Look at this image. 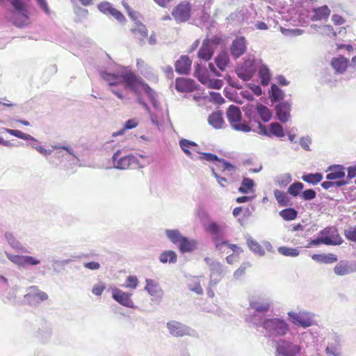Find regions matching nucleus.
I'll return each mask as SVG.
<instances>
[{"label":"nucleus","instance_id":"nucleus-40","mask_svg":"<svg viewBox=\"0 0 356 356\" xmlns=\"http://www.w3.org/2000/svg\"><path fill=\"white\" fill-rule=\"evenodd\" d=\"M270 97L272 102H277L284 99V92L277 85L273 84L270 87Z\"/></svg>","mask_w":356,"mask_h":356},{"label":"nucleus","instance_id":"nucleus-6","mask_svg":"<svg viewBox=\"0 0 356 356\" xmlns=\"http://www.w3.org/2000/svg\"><path fill=\"white\" fill-rule=\"evenodd\" d=\"M114 168L125 170L134 165V168H143L145 164L140 163L138 156L132 154H124L122 149L117 150L112 156Z\"/></svg>","mask_w":356,"mask_h":356},{"label":"nucleus","instance_id":"nucleus-60","mask_svg":"<svg viewBox=\"0 0 356 356\" xmlns=\"http://www.w3.org/2000/svg\"><path fill=\"white\" fill-rule=\"evenodd\" d=\"M300 145L306 151H310L309 145L312 143V138L309 136H303L300 139Z\"/></svg>","mask_w":356,"mask_h":356},{"label":"nucleus","instance_id":"nucleus-64","mask_svg":"<svg viewBox=\"0 0 356 356\" xmlns=\"http://www.w3.org/2000/svg\"><path fill=\"white\" fill-rule=\"evenodd\" d=\"M291 175L289 173H286L281 175L278 179L280 186H285L291 181Z\"/></svg>","mask_w":356,"mask_h":356},{"label":"nucleus","instance_id":"nucleus-39","mask_svg":"<svg viewBox=\"0 0 356 356\" xmlns=\"http://www.w3.org/2000/svg\"><path fill=\"white\" fill-rule=\"evenodd\" d=\"M159 261L163 264L168 262L170 264H175L177 261V255L173 250H165L160 254Z\"/></svg>","mask_w":356,"mask_h":356},{"label":"nucleus","instance_id":"nucleus-42","mask_svg":"<svg viewBox=\"0 0 356 356\" xmlns=\"http://www.w3.org/2000/svg\"><path fill=\"white\" fill-rule=\"evenodd\" d=\"M254 185L255 184L253 179L244 177L241 181V186L238 188V191L243 194H248L250 192H253Z\"/></svg>","mask_w":356,"mask_h":356},{"label":"nucleus","instance_id":"nucleus-31","mask_svg":"<svg viewBox=\"0 0 356 356\" xmlns=\"http://www.w3.org/2000/svg\"><path fill=\"white\" fill-rule=\"evenodd\" d=\"M179 146L181 150L191 159L195 160V157L192 154L191 149H195V147H197V144L193 141L181 138L179 141Z\"/></svg>","mask_w":356,"mask_h":356},{"label":"nucleus","instance_id":"nucleus-46","mask_svg":"<svg viewBox=\"0 0 356 356\" xmlns=\"http://www.w3.org/2000/svg\"><path fill=\"white\" fill-rule=\"evenodd\" d=\"M280 216L285 220H293L297 218L298 211L294 208L290 207L280 211Z\"/></svg>","mask_w":356,"mask_h":356},{"label":"nucleus","instance_id":"nucleus-33","mask_svg":"<svg viewBox=\"0 0 356 356\" xmlns=\"http://www.w3.org/2000/svg\"><path fill=\"white\" fill-rule=\"evenodd\" d=\"M348 60L343 56L334 58L331 65L338 74H343L347 69Z\"/></svg>","mask_w":356,"mask_h":356},{"label":"nucleus","instance_id":"nucleus-4","mask_svg":"<svg viewBox=\"0 0 356 356\" xmlns=\"http://www.w3.org/2000/svg\"><path fill=\"white\" fill-rule=\"evenodd\" d=\"M248 301L249 309L253 312L245 316V321L254 326V318H259V321L264 318L265 314L270 309L272 301L269 297L262 294L250 296Z\"/></svg>","mask_w":356,"mask_h":356},{"label":"nucleus","instance_id":"nucleus-55","mask_svg":"<svg viewBox=\"0 0 356 356\" xmlns=\"http://www.w3.org/2000/svg\"><path fill=\"white\" fill-rule=\"evenodd\" d=\"M316 197V192L312 188L303 191L300 194V197L305 201H310Z\"/></svg>","mask_w":356,"mask_h":356},{"label":"nucleus","instance_id":"nucleus-54","mask_svg":"<svg viewBox=\"0 0 356 356\" xmlns=\"http://www.w3.org/2000/svg\"><path fill=\"white\" fill-rule=\"evenodd\" d=\"M3 130L6 133L10 134V135H13L15 137H17V138L23 139V140L31 138L29 134H25V133H24L21 131L17 130V129H8V128H3Z\"/></svg>","mask_w":356,"mask_h":356},{"label":"nucleus","instance_id":"nucleus-22","mask_svg":"<svg viewBox=\"0 0 356 356\" xmlns=\"http://www.w3.org/2000/svg\"><path fill=\"white\" fill-rule=\"evenodd\" d=\"M346 168L342 165H331L327 168L326 179L327 180H337L344 179Z\"/></svg>","mask_w":356,"mask_h":356},{"label":"nucleus","instance_id":"nucleus-18","mask_svg":"<svg viewBox=\"0 0 356 356\" xmlns=\"http://www.w3.org/2000/svg\"><path fill=\"white\" fill-rule=\"evenodd\" d=\"M356 272V261H340L334 268V273L339 276H343Z\"/></svg>","mask_w":356,"mask_h":356},{"label":"nucleus","instance_id":"nucleus-28","mask_svg":"<svg viewBox=\"0 0 356 356\" xmlns=\"http://www.w3.org/2000/svg\"><path fill=\"white\" fill-rule=\"evenodd\" d=\"M227 118L231 126L241 121L242 113L239 107L230 105L227 111Z\"/></svg>","mask_w":356,"mask_h":356},{"label":"nucleus","instance_id":"nucleus-19","mask_svg":"<svg viewBox=\"0 0 356 356\" xmlns=\"http://www.w3.org/2000/svg\"><path fill=\"white\" fill-rule=\"evenodd\" d=\"M246 40L243 36L236 37L230 47V53L234 58L241 56L246 51Z\"/></svg>","mask_w":356,"mask_h":356},{"label":"nucleus","instance_id":"nucleus-11","mask_svg":"<svg viewBox=\"0 0 356 356\" xmlns=\"http://www.w3.org/2000/svg\"><path fill=\"white\" fill-rule=\"evenodd\" d=\"M204 261L209 267L211 271L209 286H215L221 280L223 272L222 264L219 261L209 257H205Z\"/></svg>","mask_w":356,"mask_h":356},{"label":"nucleus","instance_id":"nucleus-5","mask_svg":"<svg viewBox=\"0 0 356 356\" xmlns=\"http://www.w3.org/2000/svg\"><path fill=\"white\" fill-rule=\"evenodd\" d=\"M245 116L248 119L250 123H256L259 126L261 123L259 119L264 122H268L272 119V111L265 105L256 102L255 104H247L243 107Z\"/></svg>","mask_w":356,"mask_h":356},{"label":"nucleus","instance_id":"nucleus-8","mask_svg":"<svg viewBox=\"0 0 356 356\" xmlns=\"http://www.w3.org/2000/svg\"><path fill=\"white\" fill-rule=\"evenodd\" d=\"M276 356H298L301 352V346L294 342L282 339L275 343Z\"/></svg>","mask_w":356,"mask_h":356},{"label":"nucleus","instance_id":"nucleus-21","mask_svg":"<svg viewBox=\"0 0 356 356\" xmlns=\"http://www.w3.org/2000/svg\"><path fill=\"white\" fill-rule=\"evenodd\" d=\"M320 234L323 238H327L332 241L330 245H341L343 242L342 238L338 234V231L334 227H327L320 232Z\"/></svg>","mask_w":356,"mask_h":356},{"label":"nucleus","instance_id":"nucleus-45","mask_svg":"<svg viewBox=\"0 0 356 356\" xmlns=\"http://www.w3.org/2000/svg\"><path fill=\"white\" fill-rule=\"evenodd\" d=\"M259 76L261 79V83L263 86L268 85L270 80V73L268 67L265 65H262L259 70Z\"/></svg>","mask_w":356,"mask_h":356},{"label":"nucleus","instance_id":"nucleus-3","mask_svg":"<svg viewBox=\"0 0 356 356\" xmlns=\"http://www.w3.org/2000/svg\"><path fill=\"white\" fill-rule=\"evenodd\" d=\"M259 320V318H254L253 327L257 329L262 327L266 337L275 338L284 337L289 332V325L283 318L265 317L261 321Z\"/></svg>","mask_w":356,"mask_h":356},{"label":"nucleus","instance_id":"nucleus-57","mask_svg":"<svg viewBox=\"0 0 356 356\" xmlns=\"http://www.w3.org/2000/svg\"><path fill=\"white\" fill-rule=\"evenodd\" d=\"M203 84L207 85L210 88L220 89L222 87L223 82L220 79H211L208 76V81Z\"/></svg>","mask_w":356,"mask_h":356},{"label":"nucleus","instance_id":"nucleus-12","mask_svg":"<svg viewBox=\"0 0 356 356\" xmlns=\"http://www.w3.org/2000/svg\"><path fill=\"white\" fill-rule=\"evenodd\" d=\"M191 14V5L188 1L180 2L172 10V15L177 23L187 22Z\"/></svg>","mask_w":356,"mask_h":356},{"label":"nucleus","instance_id":"nucleus-37","mask_svg":"<svg viewBox=\"0 0 356 356\" xmlns=\"http://www.w3.org/2000/svg\"><path fill=\"white\" fill-rule=\"evenodd\" d=\"M312 259L316 261L323 264H332L337 261V257L334 254H314Z\"/></svg>","mask_w":356,"mask_h":356},{"label":"nucleus","instance_id":"nucleus-43","mask_svg":"<svg viewBox=\"0 0 356 356\" xmlns=\"http://www.w3.org/2000/svg\"><path fill=\"white\" fill-rule=\"evenodd\" d=\"M215 165L216 168L222 172L228 171L230 172H234L236 170V167L230 163L229 162L227 161L224 159L219 158L218 160H216L215 162Z\"/></svg>","mask_w":356,"mask_h":356},{"label":"nucleus","instance_id":"nucleus-53","mask_svg":"<svg viewBox=\"0 0 356 356\" xmlns=\"http://www.w3.org/2000/svg\"><path fill=\"white\" fill-rule=\"evenodd\" d=\"M331 243H333V242L330 241L327 238H323V237L321 236V237H318V238H316L314 239H312L309 242V243L307 244L306 248H311L312 246H318L321 244H325V245H331Z\"/></svg>","mask_w":356,"mask_h":356},{"label":"nucleus","instance_id":"nucleus-7","mask_svg":"<svg viewBox=\"0 0 356 356\" xmlns=\"http://www.w3.org/2000/svg\"><path fill=\"white\" fill-rule=\"evenodd\" d=\"M205 229L208 232L213 236V240L216 248L218 250H222L223 246L227 245L233 251V252L236 253V254H239L243 252V250L241 247L235 244H231L228 242V241L222 239V231L217 223L211 222L206 227Z\"/></svg>","mask_w":356,"mask_h":356},{"label":"nucleus","instance_id":"nucleus-9","mask_svg":"<svg viewBox=\"0 0 356 356\" xmlns=\"http://www.w3.org/2000/svg\"><path fill=\"white\" fill-rule=\"evenodd\" d=\"M166 327L170 334L175 337H182L184 336L197 337V333L195 330L176 321L168 322Z\"/></svg>","mask_w":356,"mask_h":356},{"label":"nucleus","instance_id":"nucleus-38","mask_svg":"<svg viewBox=\"0 0 356 356\" xmlns=\"http://www.w3.org/2000/svg\"><path fill=\"white\" fill-rule=\"evenodd\" d=\"M165 234L168 239L174 244L179 243L184 237L177 229H167L165 230Z\"/></svg>","mask_w":356,"mask_h":356},{"label":"nucleus","instance_id":"nucleus-50","mask_svg":"<svg viewBox=\"0 0 356 356\" xmlns=\"http://www.w3.org/2000/svg\"><path fill=\"white\" fill-rule=\"evenodd\" d=\"M5 254L9 261L19 267L24 268V255L13 254L8 252H5Z\"/></svg>","mask_w":356,"mask_h":356},{"label":"nucleus","instance_id":"nucleus-44","mask_svg":"<svg viewBox=\"0 0 356 356\" xmlns=\"http://www.w3.org/2000/svg\"><path fill=\"white\" fill-rule=\"evenodd\" d=\"M247 244L250 250L253 252L254 254H258L259 256H264L265 254L264 250L261 248L260 244L254 239L252 238H248Z\"/></svg>","mask_w":356,"mask_h":356},{"label":"nucleus","instance_id":"nucleus-49","mask_svg":"<svg viewBox=\"0 0 356 356\" xmlns=\"http://www.w3.org/2000/svg\"><path fill=\"white\" fill-rule=\"evenodd\" d=\"M303 188L304 184L302 182L295 181L288 188L287 192L293 197H297L301 194L300 192Z\"/></svg>","mask_w":356,"mask_h":356},{"label":"nucleus","instance_id":"nucleus-32","mask_svg":"<svg viewBox=\"0 0 356 356\" xmlns=\"http://www.w3.org/2000/svg\"><path fill=\"white\" fill-rule=\"evenodd\" d=\"M179 249L181 253L192 252L197 248V241L184 236L179 243Z\"/></svg>","mask_w":356,"mask_h":356},{"label":"nucleus","instance_id":"nucleus-30","mask_svg":"<svg viewBox=\"0 0 356 356\" xmlns=\"http://www.w3.org/2000/svg\"><path fill=\"white\" fill-rule=\"evenodd\" d=\"M136 25L134 28L131 29V31L134 34L135 37L139 40L140 45L143 46L145 42V38L147 36V29L146 26L141 23H136Z\"/></svg>","mask_w":356,"mask_h":356},{"label":"nucleus","instance_id":"nucleus-59","mask_svg":"<svg viewBox=\"0 0 356 356\" xmlns=\"http://www.w3.org/2000/svg\"><path fill=\"white\" fill-rule=\"evenodd\" d=\"M344 234L349 241L356 242V226L345 229Z\"/></svg>","mask_w":356,"mask_h":356},{"label":"nucleus","instance_id":"nucleus-63","mask_svg":"<svg viewBox=\"0 0 356 356\" xmlns=\"http://www.w3.org/2000/svg\"><path fill=\"white\" fill-rule=\"evenodd\" d=\"M112 8V5L108 1L102 2L98 5L99 11L106 15H108Z\"/></svg>","mask_w":356,"mask_h":356},{"label":"nucleus","instance_id":"nucleus-10","mask_svg":"<svg viewBox=\"0 0 356 356\" xmlns=\"http://www.w3.org/2000/svg\"><path fill=\"white\" fill-rule=\"evenodd\" d=\"M47 298L48 295L35 286L28 288L26 294L24 296V302L30 306H37Z\"/></svg>","mask_w":356,"mask_h":356},{"label":"nucleus","instance_id":"nucleus-48","mask_svg":"<svg viewBox=\"0 0 356 356\" xmlns=\"http://www.w3.org/2000/svg\"><path fill=\"white\" fill-rule=\"evenodd\" d=\"M277 251L280 254L286 257H296L300 254V251L298 248H293L286 246L278 248Z\"/></svg>","mask_w":356,"mask_h":356},{"label":"nucleus","instance_id":"nucleus-23","mask_svg":"<svg viewBox=\"0 0 356 356\" xmlns=\"http://www.w3.org/2000/svg\"><path fill=\"white\" fill-rule=\"evenodd\" d=\"M192 60L188 56H181L175 63V70L179 74H188L191 70Z\"/></svg>","mask_w":356,"mask_h":356},{"label":"nucleus","instance_id":"nucleus-20","mask_svg":"<svg viewBox=\"0 0 356 356\" xmlns=\"http://www.w3.org/2000/svg\"><path fill=\"white\" fill-rule=\"evenodd\" d=\"M255 72V67L252 63L245 62L236 69L237 76L243 81H250Z\"/></svg>","mask_w":356,"mask_h":356},{"label":"nucleus","instance_id":"nucleus-35","mask_svg":"<svg viewBox=\"0 0 356 356\" xmlns=\"http://www.w3.org/2000/svg\"><path fill=\"white\" fill-rule=\"evenodd\" d=\"M229 63L228 54L225 51H220L215 58V63L221 71H224Z\"/></svg>","mask_w":356,"mask_h":356},{"label":"nucleus","instance_id":"nucleus-25","mask_svg":"<svg viewBox=\"0 0 356 356\" xmlns=\"http://www.w3.org/2000/svg\"><path fill=\"white\" fill-rule=\"evenodd\" d=\"M208 123L214 129H222L224 125L222 111L220 110L211 113L208 117Z\"/></svg>","mask_w":356,"mask_h":356},{"label":"nucleus","instance_id":"nucleus-27","mask_svg":"<svg viewBox=\"0 0 356 356\" xmlns=\"http://www.w3.org/2000/svg\"><path fill=\"white\" fill-rule=\"evenodd\" d=\"M340 339L339 337L333 334L330 339L326 348V352L328 355L332 356H339L340 355Z\"/></svg>","mask_w":356,"mask_h":356},{"label":"nucleus","instance_id":"nucleus-15","mask_svg":"<svg viewBox=\"0 0 356 356\" xmlns=\"http://www.w3.org/2000/svg\"><path fill=\"white\" fill-rule=\"evenodd\" d=\"M257 134L270 137L275 136L277 138H282L284 136V131L283 127L278 122H272L269 125V130L268 131L266 126L262 123H259L257 126Z\"/></svg>","mask_w":356,"mask_h":356},{"label":"nucleus","instance_id":"nucleus-62","mask_svg":"<svg viewBox=\"0 0 356 356\" xmlns=\"http://www.w3.org/2000/svg\"><path fill=\"white\" fill-rule=\"evenodd\" d=\"M39 8L47 15L51 14V10L48 6L47 0H35Z\"/></svg>","mask_w":356,"mask_h":356},{"label":"nucleus","instance_id":"nucleus-47","mask_svg":"<svg viewBox=\"0 0 356 356\" xmlns=\"http://www.w3.org/2000/svg\"><path fill=\"white\" fill-rule=\"evenodd\" d=\"M17 289L18 288L15 286V287H13L6 291L3 294L5 298L3 301L6 303L15 304L17 302L16 295Z\"/></svg>","mask_w":356,"mask_h":356},{"label":"nucleus","instance_id":"nucleus-1","mask_svg":"<svg viewBox=\"0 0 356 356\" xmlns=\"http://www.w3.org/2000/svg\"><path fill=\"white\" fill-rule=\"evenodd\" d=\"M101 77L106 81L111 87H115L120 83H124L125 88L130 90L138 96L137 102L149 113V107L140 97V88L148 95L149 99L155 108L159 106L157 100V93L152 89L143 79L136 75L131 70L124 68L120 73H111L106 70H100Z\"/></svg>","mask_w":356,"mask_h":356},{"label":"nucleus","instance_id":"nucleus-51","mask_svg":"<svg viewBox=\"0 0 356 356\" xmlns=\"http://www.w3.org/2000/svg\"><path fill=\"white\" fill-rule=\"evenodd\" d=\"M159 286L158 284L151 279L146 280V286L145 289L148 292V293L151 296H155L157 294L159 291Z\"/></svg>","mask_w":356,"mask_h":356},{"label":"nucleus","instance_id":"nucleus-26","mask_svg":"<svg viewBox=\"0 0 356 356\" xmlns=\"http://www.w3.org/2000/svg\"><path fill=\"white\" fill-rule=\"evenodd\" d=\"M175 88L181 92H191L195 88V82L191 79L179 77L176 79Z\"/></svg>","mask_w":356,"mask_h":356},{"label":"nucleus","instance_id":"nucleus-52","mask_svg":"<svg viewBox=\"0 0 356 356\" xmlns=\"http://www.w3.org/2000/svg\"><path fill=\"white\" fill-rule=\"evenodd\" d=\"M232 129L238 131H243L245 133L250 132V131H254L257 133L258 130L252 129V127L247 123L241 122H236L233 125L231 126Z\"/></svg>","mask_w":356,"mask_h":356},{"label":"nucleus","instance_id":"nucleus-14","mask_svg":"<svg viewBox=\"0 0 356 356\" xmlns=\"http://www.w3.org/2000/svg\"><path fill=\"white\" fill-rule=\"evenodd\" d=\"M132 293L124 292L118 288L112 289V298L121 305L135 309L136 306L131 300Z\"/></svg>","mask_w":356,"mask_h":356},{"label":"nucleus","instance_id":"nucleus-13","mask_svg":"<svg viewBox=\"0 0 356 356\" xmlns=\"http://www.w3.org/2000/svg\"><path fill=\"white\" fill-rule=\"evenodd\" d=\"M288 316L291 321L296 325L301 326L304 328L310 327L312 325V315L311 313L300 312L298 313L289 312Z\"/></svg>","mask_w":356,"mask_h":356},{"label":"nucleus","instance_id":"nucleus-17","mask_svg":"<svg viewBox=\"0 0 356 356\" xmlns=\"http://www.w3.org/2000/svg\"><path fill=\"white\" fill-rule=\"evenodd\" d=\"M4 238L8 245L15 252L24 254L31 253L29 249L23 245L13 232H6Z\"/></svg>","mask_w":356,"mask_h":356},{"label":"nucleus","instance_id":"nucleus-58","mask_svg":"<svg viewBox=\"0 0 356 356\" xmlns=\"http://www.w3.org/2000/svg\"><path fill=\"white\" fill-rule=\"evenodd\" d=\"M41 260L29 255H24V267H25L27 265L29 266H37L40 264Z\"/></svg>","mask_w":356,"mask_h":356},{"label":"nucleus","instance_id":"nucleus-41","mask_svg":"<svg viewBox=\"0 0 356 356\" xmlns=\"http://www.w3.org/2000/svg\"><path fill=\"white\" fill-rule=\"evenodd\" d=\"M301 178L304 181L314 186L321 182L323 177L321 173L316 172L305 174Z\"/></svg>","mask_w":356,"mask_h":356},{"label":"nucleus","instance_id":"nucleus-24","mask_svg":"<svg viewBox=\"0 0 356 356\" xmlns=\"http://www.w3.org/2000/svg\"><path fill=\"white\" fill-rule=\"evenodd\" d=\"M214 54L213 46L209 40H204L201 47L198 50L197 57L205 61H209L211 59Z\"/></svg>","mask_w":356,"mask_h":356},{"label":"nucleus","instance_id":"nucleus-16","mask_svg":"<svg viewBox=\"0 0 356 356\" xmlns=\"http://www.w3.org/2000/svg\"><path fill=\"white\" fill-rule=\"evenodd\" d=\"M275 110L277 118L282 123L288 122L291 118V103L289 101L279 102Z\"/></svg>","mask_w":356,"mask_h":356},{"label":"nucleus","instance_id":"nucleus-2","mask_svg":"<svg viewBox=\"0 0 356 356\" xmlns=\"http://www.w3.org/2000/svg\"><path fill=\"white\" fill-rule=\"evenodd\" d=\"M5 1L9 2L11 6V8L6 13L8 22L18 28H24L31 24L29 0H0V2Z\"/></svg>","mask_w":356,"mask_h":356},{"label":"nucleus","instance_id":"nucleus-61","mask_svg":"<svg viewBox=\"0 0 356 356\" xmlns=\"http://www.w3.org/2000/svg\"><path fill=\"white\" fill-rule=\"evenodd\" d=\"M200 159L205 160L210 162H216V160H218V156L213 153L203 152L201 154Z\"/></svg>","mask_w":356,"mask_h":356},{"label":"nucleus","instance_id":"nucleus-34","mask_svg":"<svg viewBox=\"0 0 356 356\" xmlns=\"http://www.w3.org/2000/svg\"><path fill=\"white\" fill-rule=\"evenodd\" d=\"M195 76L202 83H204L208 81V71L205 66L202 65L200 63L195 64Z\"/></svg>","mask_w":356,"mask_h":356},{"label":"nucleus","instance_id":"nucleus-56","mask_svg":"<svg viewBox=\"0 0 356 356\" xmlns=\"http://www.w3.org/2000/svg\"><path fill=\"white\" fill-rule=\"evenodd\" d=\"M138 285V280L136 276L129 275L126 280L124 286L131 289H136Z\"/></svg>","mask_w":356,"mask_h":356},{"label":"nucleus","instance_id":"nucleus-36","mask_svg":"<svg viewBox=\"0 0 356 356\" xmlns=\"http://www.w3.org/2000/svg\"><path fill=\"white\" fill-rule=\"evenodd\" d=\"M274 196L280 206L289 207L292 205L291 199L283 191L277 189L275 190Z\"/></svg>","mask_w":356,"mask_h":356},{"label":"nucleus","instance_id":"nucleus-29","mask_svg":"<svg viewBox=\"0 0 356 356\" xmlns=\"http://www.w3.org/2000/svg\"><path fill=\"white\" fill-rule=\"evenodd\" d=\"M312 11L314 15L311 17V19L314 22L327 19L330 15V9L326 5L314 8Z\"/></svg>","mask_w":356,"mask_h":356}]
</instances>
